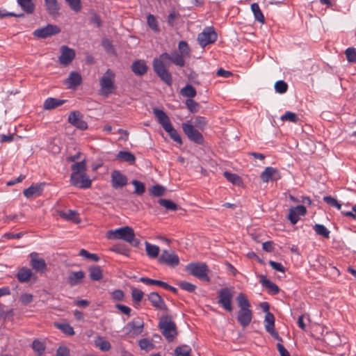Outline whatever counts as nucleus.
<instances>
[{
    "label": "nucleus",
    "mask_w": 356,
    "mask_h": 356,
    "mask_svg": "<svg viewBox=\"0 0 356 356\" xmlns=\"http://www.w3.org/2000/svg\"><path fill=\"white\" fill-rule=\"evenodd\" d=\"M172 52L170 54L163 53L159 58H154L152 63L154 72L168 86H171L172 83V75L167 69V65L172 62Z\"/></svg>",
    "instance_id": "obj_1"
},
{
    "label": "nucleus",
    "mask_w": 356,
    "mask_h": 356,
    "mask_svg": "<svg viewBox=\"0 0 356 356\" xmlns=\"http://www.w3.org/2000/svg\"><path fill=\"white\" fill-rule=\"evenodd\" d=\"M106 237L111 240L124 241L134 247H138L140 245V240L135 238L133 228L129 226L108 230L106 232Z\"/></svg>",
    "instance_id": "obj_2"
},
{
    "label": "nucleus",
    "mask_w": 356,
    "mask_h": 356,
    "mask_svg": "<svg viewBox=\"0 0 356 356\" xmlns=\"http://www.w3.org/2000/svg\"><path fill=\"white\" fill-rule=\"evenodd\" d=\"M239 310L237 314L238 322L243 327H246L250 325L252 319V311L250 309V303L246 296L241 293L236 298Z\"/></svg>",
    "instance_id": "obj_3"
},
{
    "label": "nucleus",
    "mask_w": 356,
    "mask_h": 356,
    "mask_svg": "<svg viewBox=\"0 0 356 356\" xmlns=\"http://www.w3.org/2000/svg\"><path fill=\"white\" fill-rule=\"evenodd\" d=\"M115 74L108 69L99 79V93L104 97H108L115 90Z\"/></svg>",
    "instance_id": "obj_4"
},
{
    "label": "nucleus",
    "mask_w": 356,
    "mask_h": 356,
    "mask_svg": "<svg viewBox=\"0 0 356 356\" xmlns=\"http://www.w3.org/2000/svg\"><path fill=\"white\" fill-rule=\"evenodd\" d=\"M159 327L165 339L171 342L177 335V329L175 323L172 321L169 316H163L159 323Z\"/></svg>",
    "instance_id": "obj_5"
},
{
    "label": "nucleus",
    "mask_w": 356,
    "mask_h": 356,
    "mask_svg": "<svg viewBox=\"0 0 356 356\" xmlns=\"http://www.w3.org/2000/svg\"><path fill=\"white\" fill-rule=\"evenodd\" d=\"M186 270L200 280L210 281V278L208 276L209 270L204 263H191L186 266Z\"/></svg>",
    "instance_id": "obj_6"
},
{
    "label": "nucleus",
    "mask_w": 356,
    "mask_h": 356,
    "mask_svg": "<svg viewBox=\"0 0 356 356\" xmlns=\"http://www.w3.org/2000/svg\"><path fill=\"white\" fill-rule=\"evenodd\" d=\"M218 304L220 305L225 310L232 312L233 310L232 304L234 297L233 290L228 287L222 288L218 292Z\"/></svg>",
    "instance_id": "obj_7"
},
{
    "label": "nucleus",
    "mask_w": 356,
    "mask_h": 356,
    "mask_svg": "<svg viewBox=\"0 0 356 356\" xmlns=\"http://www.w3.org/2000/svg\"><path fill=\"white\" fill-rule=\"evenodd\" d=\"M218 38L217 33L213 26H207L197 35L199 44L204 48L206 46L214 43Z\"/></svg>",
    "instance_id": "obj_8"
},
{
    "label": "nucleus",
    "mask_w": 356,
    "mask_h": 356,
    "mask_svg": "<svg viewBox=\"0 0 356 356\" xmlns=\"http://www.w3.org/2000/svg\"><path fill=\"white\" fill-rule=\"evenodd\" d=\"M182 129L184 134L187 136L188 139L197 144H202L204 141L202 135L195 129L193 124L188 123H183Z\"/></svg>",
    "instance_id": "obj_9"
},
{
    "label": "nucleus",
    "mask_w": 356,
    "mask_h": 356,
    "mask_svg": "<svg viewBox=\"0 0 356 356\" xmlns=\"http://www.w3.org/2000/svg\"><path fill=\"white\" fill-rule=\"evenodd\" d=\"M160 263L165 264L166 265L175 267L179 264V258L174 251H168L164 250L159 259Z\"/></svg>",
    "instance_id": "obj_10"
},
{
    "label": "nucleus",
    "mask_w": 356,
    "mask_h": 356,
    "mask_svg": "<svg viewBox=\"0 0 356 356\" xmlns=\"http://www.w3.org/2000/svg\"><path fill=\"white\" fill-rule=\"evenodd\" d=\"M60 29L56 25L48 24L44 27L38 29L33 31V35L38 38H46L49 36L58 34Z\"/></svg>",
    "instance_id": "obj_11"
},
{
    "label": "nucleus",
    "mask_w": 356,
    "mask_h": 356,
    "mask_svg": "<svg viewBox=\"0 0 356 356\" xmlns=\"http://www.w3.org/2000/svg\"><path fill=\"white\" fill-rule=\"evenodd\" d=\"M71 184L80 188H88L91 186V180L86 173L76 175L75 173H72L70 177Z\"/></svg>",
    "instance_id": "obj_12"
},
{
    "label": "nucleus",
    "mask_w": 356,
    "mask_h": 356,
    "mask_svg": "<svg viewBox=\"0 0 356 356\" xmlns=\"http://www.w3.org/2000/svg\"><path fill=\"white\" fill-rule=\"evenodd\" d=\"M75 58V51L74 49L63 45L60 47V56L58 57V61L60 65L67 66L70 64Z\"/></svg>",
    "instance_id": "obj_13"
},
{
    "label": "nucleus",
    "mask_w": 356,
    "mask_h": 356,
    "mask_svg": "<svg viewBox=\"0 0 356 356\" xmlns=\"http://www.w3.org/2000/svg\"><path fill=\"white\" fill-rule=\"evenodd\" d=\"M83 115L78 111H72L68 116V122L81 130L88 129V124L83 119Z\"/></svg>",
    "instance_id": "obj_14"
},
{
    "label": "nucleus",
    "mask_w": 356,
    "mask_h": 356,
    "mask_svg": "<svg viewBox=\"0 0 356 356\" xmlns=\"http://www.w3.org/2000/svg\"><path fill=\"white\" fill-rule=\"evenodd\" d=\"M306 212V207L303 205H298L297 207H292L289 209L288 219L292 225H295L299 220L300 216H305Z\"/></svg>",
    "instance_id": "obj_15"
},
{
    "label": "nucleus",
    "mask_w": 356,
    "mask_h": 356,
    "mask_svg": "<svg viewBox=\"0 0 356 356\" xmlns=\"http://www.w3.org/2000/svg\"><path fill=\"white\" fill-rule=\"evenodd\" d=\"M111 184L115 189L122 188L127 184V178L119 170H113L111 173Z\"/></svg>",
    "instance_id": "obj_16"
},
{
    "label": "nucleus",
    "mask_w": 356,
    "mask_h": 356,
    "mask_svg": "<svg viewBox=\"0 0 356 356\" xmlns=\"http://www.w3.org/2000/svg\"><path fill=\"white\" fill-rule=\"evenodd\" d=\"M281 178L279 170L273 167H267L261 174L263 182L268 183L270 180H277Z\"/></svg>",
    "instance_id": "obj_17"
},
{
    "label": "nucleus",
    "mask_w": 356,
    "mask_h": 356,
    "mask_svg": "<svg viewBox=\"0 0 356 356\" xmlns=\"http://www.w3.org/2000/svg\"><path fill=\"white\" fill-rule=\"evenodd\" d=\"M144 323L140 318L128 323L125 327L127 333L131 335H138L143 332Z\"/></svg>",
    "instance_id": "obj_18"
},
{
    "label": "nucleus",
    "mask_w": 356,
    "mask_h": 356,
    "mask_svg": "<svg viewBox=\"0 0 356 356\" xmlns=\"http://www.w3.org/2000/svg\"><path fill=\"white\" fill-rule=\"evenodd\" d=\"M148 300L152 303V305L155 307L156 309L162 310V311H166L168 309V307L161 297L160 295H159L156 292H152L150 293L147 296Z\"/></svg>",
    "instance_id": "obj_19"
},
{
    "label": "nucleus",
    "mask_w": 356,
    "mask_h": 356,
    "mask_svg": "<svg viewBox=\"0 0 356 356\" xmlns=\"http://www.w3.org/2000/svg\"><path fill=\"white\" fill-rule=\"evenodd\" d=\"M153 113L165 131L172 126L168 116L163 111L159 108H154Z\"/></svg>",
    "instance_id": "obj_20"
},
{
    "label": "nucleus",
    "mask_w": 356,
    "mask_h": 356,
    "mask_svg": "<svg viewBox=\"0 0 356 356\" xmlns=\"http://www.w3.org/2000/svg\"><path fill=\"white\" fill-rule=\"evenodd\" d=\"M31 259V266L36 271L43 272L46 269V263L43 259L39 258L36 252H32L30 254Z\"/></svg>",
    "instance_id": "obj_21"
},
{
    "label": "nucleus",
    "mask_w": 356,
    "mask_h": 356,
    "mask_svg": "<svg viewBox=\"0 0 356 356\" xmlns=\"http://www.w3.org/2000/svg\"><path fill=\"white\" fill-rule=\"evenodd\" d=\"M81 82L82 78L80 74L76 72H72L65 81V83L68 88L75 89Z\"/></svg>",
    "instance_id": "obj_22"
},
{
    "label": "nucleus",
    "mask_w": 356,
    "mask_h": 356,
    "mask_svg": "<svg viewBox=\"0 0 356 356\" xmlns=\"http://www.w3.org/2000/svg\"><path fill=\"white\" fill-rule=\"evenodd\" d=\"M43 184L31 185L23 191L24 195L26 198L40 196L42 192Z\"/></svg>",
    "instance_id": "obj_23"
},
{
    "label": "nucleus",
    "mask_w": 356,
    "mask_h": 356,
    "mask_svg": "<svg viewBox=\"0 0 356 356\" xmlns=\"http://www.w3.org/2000/svg\"><path fill=\"white\" fill-rule=\"evenodd\" d=\"M59 216L68 221H71L75 224H79L81 222L79 213L73 210H67V211H59Z\"/></svg>",
    "instance_id": "obj_24"
},
{
    "label": "nucleus",
    "mask_w": 356,
    "mask_h": 356,
    "mask_svg": "<svg viewBox=\"0 0 356 356\" xmlns=\"http://www.w3.org/2000/svg\"><path fill=\"white\" fill-rule=\"evenodd\" d=\"M259 280L262 286L268 289L270 293L276 295L279 293L280 289L278 286L270 280L267 279L265 275H261L259 276Z\"/></svg>",
    "instance_id": "obj_25"
},
{
    "label": "nucleus",
    "mask_w": 356,
    "mask_h": 356,
    "mask_svg": "<svg viewBox=\"0 0 356 356\" xmlns=\"http://www.w3.org/2000/svg\"><path fill=\"white\" fill-rule=\"evenodd\" d=\"M47 11L50 15L57 16L59 14L60 6L57 0H44Z\"/></svg>",
    "instance_id": "obj_26"
},
{
    "label": "nucleus",
    "mask_w": 356,
    "mask_h": 356,
    "mask_svg": "<svg viewBox=\"0 0 356 356\" xmlns=\"http://www.w3.org/2000/svg\"><path fill=\"white\" fill-rule=\"evenodd\" d=\"M84 277L85 273L82 270L72 272L67 277V282L70 286H73L81 283Z\"/></svg>",
    "instance_id": "obj_27"
},
{
    "label": "nucleus",
    "mask_w": 356,
    "mask_h": 356,
    "mask_svg": "<svg viewBox=\"0 0 356 356\" xmlns=\"http://www.w3.org/2000/svg\"><path fill=\"white\" fill-rule=\"evenodd\" d=\"M264 324L266 331L270 334L276 331L275 329V316L272 313L268 312L265 314Z\"/></svg>",
    "instance_id": "obj_28"
},
{
    "label": "nucleus",
    "mask_w": 356,
    "mask_h": 356,
    "mask_svg": "<svg viewBox=\"0 0 356 356\" xmlns=\"http://www.w3.org/2000/svg\"><path fill=\"white\" fill-rule=\"evenodd\" d=\"M131 70L136 75H144L147 71V67L144 60H138L133 63Z\"/></svg>",
    "instance_id": "obj_29"
},
{
    "label": "nucleus",
    "mask_w": 356,
    "mask_h": 356,
    "mask_svg": "<svg viewBox=\"0 0 356 356\" xmlns=\"http://www.w3.org/2000/svg\"><path fill=\"white\" fill-rule=\"evenodd\" d=\"M65 102L66 100L65 99H58L56 98L49 97L44 101L43 108L45 110H51L59 106H61Z\"/></svg>",
    "instance_id": "obj_30"
},
{
    "label": "nucleus",
    "mask_w": 356,
    "mask_h": 356,
    "mask_svg": "<svg viewBox=\"0 0 356 356\" xmlns=\"http://www.w3.org/2000/svg\"><path fill=\"white\" fill-rule=\"evenodd\" d=\"M116 159L134 164L136 161V156L129 151H120L116 155Z\"/></svg>",
    "instance_id": "obj_31"
},
{
    "label": "nucleus",
    "mask_w": 356,
    "mask_h": 356,
    "mask_svg": "<svg viewBox=\"0 0 356 356\" xmlns=\"http://www.w3.org/2000/svg\"><path fill=\"white\" fill-rule=\"evenodd\" d=\"M145 251L147 255L152 259H155L159 256L160 248L156 245H152L147 241L145 242Z\"/></svg>",
    "instance_id": "obj_32"
},
{
    "label": "nucleus",
    "mask_w": 356,
    "mask_h": 356,
    "mask_svg": "<svg viewBox=\"0 0 356 356\" xmlns=\"http://www.w3.org/2000/svg\"><path fill=\"white\" fill-rule=\"evenodd\" d=\"M90 277L93 281H99L103 277V273L101 267L92 266L89 268Z\"/></svg>",
    "instance_id": "obj_33"
},
{
    "label": "nucleus",
    "mask_w": 356,
    "mask_h": 356,
    "mask_svg": "<svg viewBox=\"0 0 356 356\" xmlns=\"http://www.w3.org/2000/svg\"><path fill=\"white\" fill-rule=\"evenodd\" d=\"M95 345L98 347L102 351H108L111 345L108 341H106L104 337L98 336L94 341Z\"/></svg>",
    "instance_id": "obj_34"
},
{
    "label": "nucleus",
    "mask_w": 356,
    "mask_h": 356,
    "mask_svg": "<svg viewBox=\"0 0 356 356\" xmlns=\"http://www.w3.org/2000/svg\"><path fill=\"white\" fill-rule=\"evenodd\" d=\"M33 273L29 268H22L17 274V278L19 282H26L29 280Z\"/></svg>",
    "instance_id": "obj_35"
},
{
    "label": "nucleus",
    "mask_w": 356,
    "mask_h": 356,
    "mask_svg": "<svg viewBox=\"0 0 356 356\" xmlns=\"http://www.w3.org/2000/svg\"><path fill=\"white\" fill-rule=\"evenodd\" d=\"M17 3L26 13L31 14L33 13L35 5L33 0H17Z\"/></svg>",
    "instance_id": "obj_36"
},
{
    "label": "nucleus",
    "mask_w": 356,
    "mask_h": 356,
    "mask_svg": "<svg viewBox=\"0 0 356 356\" xmlns=\"http://www.w3.org/2000/svg\"><path fill=\"white\" fill-rule=\"evenodd\" d=\"M251 10L254 14V19L261 24H264L265 17L257 3H254L251 5Z\"/></svg>",
    "instance_id": "obj_37"
},
{
    "label": "nucleus",
    "mask_w": 356,
    "mask_h": 356,
    "mask_svg": "<svg viewBox=\"0 0 356 356\" xmlns=\"http://www.w3.org/2000/svg\"><path fill=\"white\" fill-rule=\"evenodd\" d=\"M111 251H113L114 252L123 254L125 256H129L130 250L128 248V247L124 244H116L113 245L110 248Z\"/></svg>",
    "instance_id": "obj_38"
},
{
    "label": "nucleus",
    "mask_w": 356,
    "mask_h": 356,
    "mask_svg": "<svg viewBox=\"0 0 356 356\" xmlns=\"http://www.w3.org/2000/svg\"><path fill=\"white\" fill-rule=\"evenodd\" d=\"M191 348L187 345L178 346L175 350L176 356H191Z\"/></svg>",
    "instance_id": "obj_39"
},
{
    "label": "nucleus",
    "mask_w": 356,
    "mask_h": 356,
    "mask_svg": "<svg viewBox=\"0 0 356 356\" xmlns=\"http://www.w3.org/2000/svg\"><path fill=\"white\" fill-rule=\"evenodd\" d=\"M180 93L183 96L189 97L190 99L195 97L197 94L195 88L190 84H187L185 87L181 88Z\"/></svg>",
    "instance_id": "obj_40"
},
{
    "label": "nucleus",
    "mask_w": 356,
    "mask_h": 356,
    "mask_svg": "<svg viewBox=\"0 0 356 356\" xmlns=\"http://www.w3.org/2000/svg\"><path fill=\"white\" fill-rule=\"evenodd\" d=\"M314 230L318 235L322 236L325 238H330V232L323 225L316 224L314 226Z\"/></svg>",
    "instance_id": "obj_41"
},
{
    "label": "nucleus",
    "mask_w": 356,
    "mask_h": 356,
    "mask_svg": "<svg viewBox=\"0 0 356 356\" xmlns=\"http://www.w3.org/2000/svg\"><path fill=\"white\" fill-rule=\"evenodd\" d=\"M184 57L185 56L181 55V54L177 51H173L171 63H174L175 65L180 67H184L185 65Z\"/></svg>",
    "instance_id": "obj_42"
},
{
    "label": "nucleus",
    "mask_w": 356,
    "mask_h": 356,
    "mask_svg": "<svg viewBox=\"0 0 356 356\" xmlns=\"http://www.w3.org/2000/svg\"><path fill=\"white\" fill-rule=\"evenodd\" d=\"M86 165L84 161L75 163L72 165V173H75L76 176L84 173L83 172L86 170Z\"/></svg>",
    "instance_id": "obj_43"
},
{
    "label": "nucleus",
    "mask_w": 356,
    "mask_h": 356,
    "mask_svg": "<svg viewBox=\"0 0 356 356\" xmlns=\"http://www.w3.org/2000/svg\"><path fill=\"white\" fill-rule=\"evenodd\" d=\"M224 176L229 181H230L234 185L239 186L241 184V177L236 174L226 171L224 172Z\"/></svg>",
    "instance_id": "obj_44"
},
{
    "label": "nucleus",
    "mask_w": 356,
    "mask_h": 356,
    "mask_svg": "<svg viewBox=\"0 0 356 356\" xmlns=\"http://www.w3.org/2000/svg\"><path fill=\"white\" fill-rule=\"evenodd\" d=\"M147 22L149 28L154 31V32L159 31V27L158 25V22L156 17L152 15L149 14L147 17Z\"/></svg>",
    "instance_id": "obj_45"
},
{
    "label": "nucleus",
    "mask_w": 356,
    "mask_h": 356,
    "mask_svg": "<svg viewBox=\"0 0 356 356\" xmlns=\"http://www.w3.org/2000/svg\"><path fill=\"white\" fill-rule=\"evenodd\" d=\"M159 203L167 210L176 211L177 209V205L170 200L160 199Z\"/></svg>",
    "instance_id": "obj_46"
},
{
    "label": "nucleus",
    "mask_w": 356,
    "mask_h": 356,
    "mask_svg": "<svg viewBox=\"0 0 356 356\" xmlns=\"http://www.w3.org/2000/svg\"><path fill=\"white\" fill-rule=\"evenodd\" d=\"M280 119L282 121H289L294 123H296L299 121L298 115L295 113H292L291 111H286L283 115L281 116Z\"/></svg>",
    "instance_id": "obj_47"
},
{
    "label": "nucleus",
    "mask_w": 356,
    "mask_h": 356,
    "mask_svg": "<svg viewBox=\"0 0 356 356\" xmlns=\"http://www.w3.org/2000/svg\"><path fill=\"white\" fill-rule=\"evenodd\" d=\"M56 326L67 335L72 336L74 334L73 327L68 323H56Z\"/></svg>",
    "instance_id": "obj_48"
},
{
    "label": "nucleus",
    "mask_w": 356,
    "mask_h": 356,
    "mask_svg": "<svg viewBox=\"0 0 356 356\" xmlns=\"http://www.w3.org/2000/svg\"><path fill=\"white\" fill-rule=\"evenodd\" d=\"M32 348L39 355H42L45 349V345L44 342L35 339L32 343Z\"/></svg>",
    "instance_id": "obj_49"
},
{
    "label": "nucleus",
    "mask_w": 356,
    "mask_h": 356,
    "mask_svg": "<svg viewBox=\"0 0 356 356\" xmlns=\"http://www.w3.org/2000/svg\"><path fill=\"white\" fill-rule=\"evenodd\" d=\"M138 345L142 350L146 351H149L154 348V345L147 339H140Z\"/></svg>",
    "instance_id": "obj_50"
},
{
    "label": "nucleus",
    "mask_w": 356,
    "mask_h": 356,
    "mask_svg": "<svg viewBox=\"0 0 356 356\" xmlns=\"http://www.w3.org/2000/svg\"><path fill=\"white\" fill-rule=\"evenodd\" d=\"M288 85L284 81H277L275 83V90L277 93L283 94L287 91Z\"/></svg>",
    "instance_id": "obj_51"
},
{
    "label": "nucleus",
    "mask_w": 356,
    "mask_h": 356,
    "mask_svg": "<svg viewBox=\"0 0 356 356\" xmlns=\"http://www.w3.org/2000/svg\"><path fill=\"white\" fill-rule=\"evenodd\" d=\"M207 124V121L204 117L196 116L195 121L193 122V126L197 128L203 130Z\"/></svg>",
    "instance_id": "obj_52"
},
{
    "label": "nucleus",
    "mask_w": 356,
    "mask_h": 356,
    "mask_svg": "<svg viewBox=\"0 0 356 356\" xmlns=\"http://www.w3.org/2000/svg\"><path fill=\"white\" fill-rule=\"evenodd\" d=\"M165 131H167L168 133L169 136L173 140H175V142H177L179 144H181V143H182L181 138L179 133L177 131V130H175L172 127V126H171L170 127L167 129L165 130Z\"/></svg>",
    "instance_id": "obj_53"
},
{
    "label": "nucleus",
    "mask_w": 356,
    "mask_h": 356,
    "mask_svg": "<svg viewBox=\"0 0 356 356\" xmlns=\"http://www.w3.org/2000/svg\"><path fill=\"white\" fill-rule=\"evenodd\" d=\"M165 188L160 185H155L150 189V193L156 197L162 196L164 195Z\"/></svg>",
    "instance_id": "obj_54"
},
{
    "label": "nucleus",
    "mask_w": 356,
    "mask_h": 356,
    "mask_svg": "<svg viewBox=\"0 0 356 356\" xmlns=\"http://www.w3.org/2000/svg\"><path fill=\"white\" fill-rule=\"evenodd\" d=\"M144 296V293L136 288H133L131 289V297L135 302H139L142 300Z\"/></svg>",
    "instance_id": "obj_55"
},
{
    "label": "nucleus",
    "mask_w": 356,
    "mask_h": 356,
    "mask_svg": "<svg viewBox=\"0 0 356 356\" xmlns=\"http://www.w3.org/2000/svg\"><path fill=\"white\" fill-rule=\"evenodd\" d=\"M179 50L180 51L179 54L186 56H189L190 55V49L186 42L180 41L178 44Z\"/></svg>",
    "instance_id": "obj_56"
},
{
    "label": "nucleus",
    "mask_w": 356,
    "mask_h": 356,
    "mask_svg": "<svg viewBox=\"0 0 356 356\" xmlns=\"http://www.w3.org/2000/svg\"><path fill=\"white\" fill-rule=\"evenodd\" d=\"M70 8L76 13L80 12L81 10V0H65Z\"/></svg>",
    "instance_id": "obj_57"
},
{
    "label": "nucleus",
    "mask_w": 356,
    "mask_h": 356,
    "mask_svg": "<svg viewBox=\"0 0 356 356\" xmlns=\"http://www.w3.org/2000/svg\"><path fill=\"white\" fill-rule=\"evenodd\" d=\"M187 108L192 113H197L200 109V105L197 102H195L192 99H188L186 101Z\"/></svg>",
    "instance_id": "obj_58"
},
{
    "label": "nucleus",
    "mask_w": 356,
    "mask_h": 356,
    "mask_svg": "<svg viewBox=\"0 0 356 356\" xmlns=\"http://www.w3.org/2000/svg\"><path fill=\"white\" fill-rule=\"evenodd\" d=\"M132 184L134 186L135 190L134 193L137 195H142L145 191V187L143 183L138 181L134 180L132 181Z\"/></svg>",
    "instance_id": "obj_59"
},
{
    "label": "nucleus",
    "mask_w": 356,
    "mask_h": 356,
    "mask_svg": "<svg viewBox=\"0 0 356 356\" xmlns=\"http://www.w3.org/2000/svg\"><path fill=\"white\" fill-rule=\"evenodd\" d=\"M347 60L350 63H356V49L349 47L346 50Z\"/></svg>",
    "instance_id": "obj_60"
},
{
    "label": "nucleus",
    "mask_w": 356,
    "mask_h": 356,
    "mask_svg": "<svg viewBox=\"0 0 356 356\" xmlns=\"http://www.w3.org/2000/svg\"><path fill=\"white\" fill-rule=\"evenodd\" d=\"M323 200L332 207H334L337 208V209L340 210L341 209V204L339 203V202L332 196H325L323 197Z\"/></svg>",
    "instance_id": "obj_61"
},
{
    "label": "nucleus",
    "mask_w": 356,
    "mask_h": 356,
    "mask_svg": "<svg viewBox=\"0 0 356 356\" xmlns=\"http://www.w3.org/2000/svg\"><path fill=\"white\" fill-rule=\"evenodd\" d=\"M179 286L183 290H185V291H186L188 292H191V293L193 292L196 289L195 285H194L190 282H186V281L180 282L179 283Z\"/></svg>",
    "instance_id": "obj_62"
},
{
    "label": "nucleus",
    "mask_w": 356,
    "mask_h": 356,
    "mask_svg": "<svg viewBox=\"0 0 356 356\" xmlns=\"http://www.w3.org/2000/svg\"><path fill=\"white\" fill-rule=\"evenodd\" d=\"M79 255L85 258L92 259L95 261H98L99 260V257L96 254L90 253L85 249H81L80 250Z\"/></svg>",
    "instance_id": "obj_63"
},
{
    "label": "nucleus",
    "mask_w": 356,
    "mask_h": 356,
    "mask_svg": "<svg viewBox=\"0 0 356 356\" xmlns=\"http://www.w3.org/2000/svg\"><path fill=\"white\" fill-rule=\"evenodd\" d=\"M111 297L114 300L121 301L124 298V292L122 290H115L111 293Z\"/></svg>",
    "instance_id": "obj_64"
}]
</instances>
